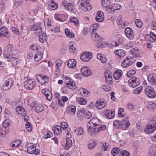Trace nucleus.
I'll use <instances>...</instances> for the list:
<instances>
[{"label":"nucleus","mask_w":156,"mask_h":156,"mask_svg":"<svg viewBox=\"0 0 156 156\" xmlns=\"http://www.w3.org/2000/svg\"><path fill=\"white\" fill-rule=\"evenodd\" d=\"M136 73V71L134 70L129 71L127 72V76L128 77H130L133 76V75L134 74Z\"/></svg>","instance_id":"nucleus-62"},{"label":"nucleus","mask_w":156,"mask_h":156,"mask_svg":"<svg viewBox=\"0 0 156 156\" xmlns=\"http://www.w3.org/2000/svg\"><path fill=\"white\" fill-rule=\"evenodd\" d=\"M75 131L76 132V133L78 135H81L84 133L83 129L82 127H78L77 128Z\"/></svg>","instance_id":"nucleus-55"},{"label":"nucleus","mask_w":156,"mask_h":156,"mask_svg":"<svg viewBox=\"0 0 156 156\" xmlns=\"http://www.w3.org/2000/svg\"><path fill=\"white\" fill-rule=\"evenodd\" d=\"M31 30L34 31V33L36 35H39L40 33H41L42 32L40 23L34 24L31 26Z\"/></svg>","instance_id":"nucleus-8"},{"label":"nucleus","mask_w":156,"mask_h":156,"mask_svg":"<svg viewBox=\"0 0 156 156\" xmlns=\"http://www.w3.org/2000/svg\"><path fill=\"white\" fill-rule=\"evenodd\" d=\"M77 101L81 105H85L87 103L86 100L81 97H79L78 98Z\"/></svg>","instance_id":"nucleus-57"},{"label":"nucleus","mask_w":156,"mask_h":156,"mask_svg":"<svg viewBox=\"0 0 156 156\" xmlns=\"http://www.w3.org/2000/svg\"><path fill=\"white\" fill-rule=\"evenodd\" d=\"M86 113L85 114L84 117L86 119H88L90 118L92 116L91 113L87 110H85Z\"/></svg>","instance_id":"nucleus-60"},{"label":"nucleus","mask_w":156,"mask_h":156,"mask_svg":"<svg viewBox=\"0 0 156 156\" xmlns=\"http://www.w3.org/2000/svg\"><path fill=\"white\" fill-rule=\"evenodd\" d=\"M105 8L106 12L109 14L112 13L114 12L112 5H110L106 7Z\"/></svg>","instance_id":"nucleus-52"},{"label":"nucleus","mask_w":156,"mask_h":156,"mask_svg":"<svg viewBox=\"0 0 156 156\" xmlns=\"http://www.w3.org/2000/svg\"><path fill=\"white\" fill-rule=\"evenodd\" d=\"M114 52L115 54L120 58L124 57L126 55L125 51L122 49L115 50L114 51Z\"/></svg>","instance_id":"nucleus-27"},{"label":"nucleus","mask_w":156,"mask_h":156,"mask_svg":"<svg viewBox=\"0 0 156 156\" xmlns=\"http://www.w3.org/2000/svg\"><path fill=\"white\" fill-rule=\"evenodd\" d=\"M80 1H81V6L80 8L84 12H86L90 11L92 7L90 5L89 0H81Z\"/></svg>","instance_id":"nucleus-2"},{"label":"nucleus","mask_w":156,"mask_h":156,"mask_svg":"<svg viewBox=\"0 0 156 156\" xmlns=\"http://www.w3.org/2000/svg\"><path fill=\"white\" fill-rule=\"evenodd\" d=\"M101 4L103 7H106L110 4V0H101Z\"/></svg>","instance_id":"nucleus-50"},{"label":"nucleus","mask_w":156,"mask_h":156,"mask_svg":"<svg viewBox=\"0 0 156 156\" xmlns=\"http://www.w3.org/2000/svg\"><path fill=\"white\" fill-rule=\"evenodd\" d=\"M76 107L73 105H71L67 108L66 111L68 114L73 116L75 114Z\"/></svg>","instance_id":"nucleus-18"},{"label":"nucleus","mask_w":156,"mask_h":156,"mask_svg":"<svg viewBox=\"0 0 156 156\" xmlns=\"http://www.w3.org/2000/svg\"><path fill=\"white\" fill-rule=\"evenodd\" d=\"M140 80L139 78L136 77L130 78L128 81V85L131 87L134 88L139 85Z\"/></svg>","instance_id":"nucleus-5"},{"label":"nucleus","mask_w":156,"mask_h":156,"mask_svg":"<svg viewBox=\"0 0 156 156\" xmlns=\"http://www.w3.org/2000/svg\"><path fill=\"white\" fill-rule=\"evenodd\" d=\"M104 19L103 12L101 11H98L96 15V20L98 22H102Z\"/></svg>","instance_id":"nucleus-16"},{"label":"nucleus","mask_w":156,"mask_h":156,"mask_svg":"<svg viewBox=\"0 0 156 156\" xmlns=\"http://www.w3.org/2000/svg\"><path fill=\"white\" fill-rule=\"evenodd\" d=\"M144 91L145 94L149 98H154L155 97V92L152 87L147 86L144 90Z\"/></svg>","instance_id":"nucleus-4"},{"label":"nucleus","mask_w":156,"mask_h":156,"mask_svg":"<svg viewBox=\"0 0 156 156\" xmlns=\"http://www.w3.org/2000/svg\"><path fill=\"white\" fill-rule=\"evenodd\" d=\"M122 151V150L117 147H115L111 150V154L114 156H116L119 154H120Z\"/></svg>","instance_id":"nucleus-32"},{"label":"nucleus","mask_w":156,"mask_h":156,"mask_svg":"<svg viewBox=\"0 0 156 156\" xmlns=\"http://www.w3.org/2000/svg\"><path fill=\"white\" fill-rule=\"evenodd\" d=\"M52 130L55 133L59 134L61 132V127L60 126L56 125L55 127H53Z\"/></svg>","instance_id":"nucleus-44"},{"label":"nucleus","mask_w":156,"mask_h":156,"mask_svg":"<svg viewBox=\"0 0 156 156\" xmlns=\"http://www.w3.org/2000/svg\"><path fill=\"white\" fill-rule=\"evenodd\" d=\"M72 144V141L71 140L68 138L66 140V146L65 147V149L66 150H68L71 146Z\"/></svg>","instance_id":"nucleus-53"},{"label":"nucleus","mask_w":156,"mask_h":156,"mask_svg":"<svg viewBox=\"0 0 156 156\" xmlns=\"http://www.w3.org/2000/svg\"><path fill=\"white\" fill-rule=\"evenodd\" d=\"M101 144H102V149L104 151L107 150L109 146L108 144L105 142L101 143Z\"/></svg>","instance_id":"nucleus-54"},{"label":"nucleus","mask_w":156,"mask_h":156,"mask_svg":"<svg viewBox=\"0 0 156 156\" xmlns=\"http://www.w3.org/2000/svg\"><path fill=\"white\" fill-rule=\"evenodd\" d=\"M26 128L28 131L30 132L32 129V126L29 122H27L25 125Z\"/></svg>","instance_id":"nucleus-61"},{"label":"nucleus","mask_w":156,"mask_h":156,"mask_svg":"<svg viewBox=\"0 0 156 156\" xmlns=\"http://www.w3.org/2000/svg\"><path fill=\"white\" fill-rule=\"evenodd\" d=\"M13 83V80L11 78L6 79L3 82L1 88L2 90L6 91L9 89Z\"/></svg>","instance_id":"nucleus-1"},{"label":"nucleus","mask_w":156,"mask_h":156,"mask_svg":"<svg viewBox=\"0 0 156 156\" xmlns=\"http://www.w3.org/2000/svg\"><path fill=\"white\" fill-rule=\"evenodd\" d=\"M85 109H80L77 112V117L82 119L84 117L85 114L86 113Z\"/></svg>","instance_id":"nucleus-31"},{"label":"nucleus","mask_w":156,"mask_h":156,"mask_svg":"<svg viewBox=\"0 0 156 156\" xmlns=\"http://www.w3.org/2000/svg\"><path fill=\"white\" fill-rule=\"evenodd\" d=\"M78 92L80 95H83L84 96H88L90 94V92L83 88H80L78 90Z\"/></svg>","instance_id":"nucleus-22"},{"label":"nucleus","mask_w":156,"mask_h":156,"mask_svg":"<svg viewBox=\"0 0 156 156\" xmlns=\"http://www.w3.org/2000/svg\"><path fill=\"white\" fill-rule=\"evenodd\" d=\"M125 34L126 37L130 40L133 38L134 34L133 32L130 27H127L125 29Z\"/></svg>","instance_id":"nucleus-12"},{"label":"nucleus","mask_w":156,"mask_h":156,"mask_svg":"<svg viewBox=\"0 0 156 156\" xmlns=\"http://www.w3.org/2000/svg\"><path fill=\"white\" fill-rule=\"evenodd\" d=\"M7 34V30L5 27L3 26L0 28V37L3 36L6 37Z\"/></svg>","instance_id":"nucleus-29"},{"label":"nucleus","mask_w":156,"mask_h":156,"mask_svg":"<svg viewBox=\"0 0 156 156\" xmlns=\"http://www.w3.org/2000/svg\"><path fill=\"white\" fill-rule=\"evenodd\" d=\"M105 115L109 119H113L115 116V112L110 110H107L105 112Z\"/></svg>","instance_id":"nucleus-24"},{"label":"nucleus","mask_w":156,"mask_h":156,"mask_svg":"<svg viewBox=\"0 0 156 156\" xmlns=\"http://www.w3.org/2000/svg\"><path fill=\"white\" fill-rule=\"evenodd\" d=\"M21 144V142L19 140H17L10 144V146L11 147H17Z\"/></svg>","instance_id":"nucleus-41"},{"label":"nucleus","mask_w":156,"mask_h":156,"mask_svg":"<svg viewBox=\"0 0 156 156\" xmlns=\"http://www.w3.org/2000/svg\"><path fill=\"white\" fill-rule=\"evenodd\" d=\"M133 58L130 57H127L123 61L121 66L123 68H126L131 66L133 63Z\"/></svg>","instance_id":"nucleus-7"},{"label":"nucleus","mask_w":156,"mask_h":156,"mask_svg":"<svg viewBox=\"0 0 156 156\" xmlns=\"http://www.w3.org/2000/svg\"><path fill=\"white\" fill-rule=\"evenodd\" d=\"M135 24L136 26L139 28H141L142 27L143 23L142 21L139 20L137 19L135 20Z\"/></svg>","instance_id":"nucleus-58"},{"label":"nucleus","mask_w":156,"mask_h":156,"mask_svg":"<svg viewBox=\"0 0 156 156\" xmlns=\"http://www.w3.org/2000/svg\"><path fill=\"white\" fill-rule=\"evenodd\" d=\"M36 35L39 37V41L40 42L44 43L46 42L47 37L46 33L42 32L41 33H40L39 35Z\"/></svg>","instance_id":"nucleus-23"},{"label":"nucleus","mask_w":156,"mask_h":156,"mask_svg":"<svg viewBox=\"0 0 156 156\" xmlns=\"http://www.w3.org/2000/svg\"><path fill=\"white\" fill-rule=\"evenodd\" d=\"M100 123V120L97 118H92L89 122L87 126L90 128L98 126Z\"/></svg>","instance_id":"nucleus-10"},{"label":"nucleus","mask_w":156,"mask_h":156,"mask_svg":"<svg viewBox=\"0 0 156 156\" xmlns=\"http://www.w3.org/2000/svg\"><path fill=\"white\" fill-rule=\"evenodd\" d=\"M96 143L94 141H90L88 142V147L89 149H93L96 146Z\"/></svg>","instance_id":"nucleus-46"},{"label":"nucleus","mask_w":156,"mask_h":156,"mask_svg":"<svg viewBox=\"0 0 156 156\" xmlns=\"http://www.w3.org/2000/svg\"><path fill=\"white\" fill-rule=\"evenodd\" d=\"M149 83L151 85L154 84L155 83V80L153 74H150L147 78Z\"/></svg>","instance_id":"nucleus-36"},{"label":"nucleus","mask_w":156,"mask_h":156,"mask_svg":"<svg viewBox=\"0 0 156 156\" xmlns=\"http://www.w3.org/2000/svg\"><path fill=\"white\" fill-rule=\"evenodd\" d=\"M37 79L39 83L43 84L48 81L49 78L45 75H39L38 77H37Z\"/></svg>","instance_id":"nucleus-13"},{"label":"nucleus","mask_w":156,"mask_h":156,"mask_svg":"<svg viewBox=\"0 0 156 156\" xmlns=\"http://www.w3.org/2000/svg\"><path fill=\"white\" fill-rule=\"evenodd\" d=\"M76 64V62L75 60L71 59L68 61L67 65L69 68H73L75 67Z\"/></svg>","instance_id":"nucleus-30"},{"label":"nucleus","mask_w":156,"mask_h":156,"mask_svg":"<svg viewBox=\"0 0 156 156\" xmlns=\"http://www.w3.org/2000/svg\"><path fill=\"white\" fill-rule=\"evenodd\" d=\"M143 87L142 86H139L134 90L133 93L135 94H139L140 93Z\"/></svg>","instance_id":"nucleus-56"},{"label":"nucleus","mask_w":156,"mask_h":156,"mask_svg":"<svg viewBox=\"0 0 156 156\" xmlns=\"http://www.w3.org/2000/svg\"><path fill=\"white\" fill-rule=\"evenodd\" d=\"M35 147L33 145H30L28 146L27 148V151L28 153L32 154L34 153Z\"/></svg>","instance_id":"nucleus-48"},{"label":"nucleus","mask_w":156,"mask_h":156,"mask_svg":"<svg viewBox=\"0 0 156 156\" xmlns=\"http://www.w3.org/2000/svg\"><path fill=\"white\" fill-rule=\"evenodd\" d=\"M42 93L45 96L47 100L50 101L52 99V95L51 92L47 89H44L42 90Z\"/></svg>","instance_id":"nucleus-17"},{"label":"nucleus","mask_w":156,"mask_h":156,"mask_svg":"<svg viewBox=\"0 0 156 156\" xmlns=\"http://www.w3.org/2000/svg\"><path fill=\"white\" fill-rule=\"evenodd\" d=\"M69 47L71 51L73 53L76 52V44L73 42H70L69 44Z\"/></svg>","instance_id":"nucleus-38"},{"label":"nucleus","mask_w":156,"mask_h":156,"mask_svg":"<svg viewBox=\"0 0 156 156\" xmlns=\"http://www.w3.org/2000/svg\"><path fill=\"white\" fill-rule=\"evenodd\" d=\"M55 19L59 21L63 22L67 18V16L64 14H56L55 15Z\"/></svg>","instance_id":"nucleus-21"},{"label":"nucleus","mask_w":156,"mask_h":156,"mask_svg":"<svg viewBox=\"0 0 156 156\" xmlns=\"http://www.w3.org/2000/svg\"><path fill=\"white\" fill-rule=\"evenodd\" d=\"M68 98L65 96H62L61 99H58V104L61 106L63 107L65 103L68 101Z\"/></svg>","instance_id":"nucleus-26"},{"label":"nucleus","mask_w":156,"mask_h":156,"mask_svg":"<svg viewBox=\"0 0 156 156\" xmlns=\"http://www.w3.org/2000/svg\"><path fill=\"white\" fill-rule=\"evenodd\" d=\"M130 53L132 56L135 57H139V51L137 48H132L130 51Z\"/></svg>","instance_id":"nucleus-25"},{"label":"nucleus","mask_w":156,"mask_h":156,"mask_svg":"<svg viewBox=\"0 0 156 156\" xmlns=\"http://www.w3.org/2000/svg\"><path fill=\"white\" fill-rule=\"evenodd\" d=\"M92 38L96 41H100L102 40V38L97 33H93L91 34Z\"/></svg>","instance_id":"nucleus-35"},{"label":"nucleus","mask_w":156,"mask_h":156,"mask_svg":"<svg viewBox=\"0 0 156 156\" xmlns=\"http://www.w3.org/2000/svg\"><path fill=\"white\" fill-rule=\"evenodd\" d=\"M36 84L35 80L34 79L27 78L26 83L24 84V87L28 90H32Z\"/></svg>","instance_id":"nucleus-6"},{"label":"nucleus","mask_w":156,"mask_h":156,"mask_svg":"<svg viewBox=\"0 0 156 156\" xmlns=\"http://www.w3.org/2000/svg\"><path fill=\"white\" fill-rule=\"evenodd\" d=\"M16 51H14L12 52V53L11 54L10 53H8L6 54V57L7 58H14L17 57V56H16V54L15 52Z\"/></svg>","instance_id":"nucleus-51"},{"label":"nucleus","mask_w":156,"mask_h":156,"mask_svg":"<svg viewBox=\"0 0 156 156\" xmlns=\"http://www.w3.org/2000/svg\"><path fill=\"white\" fill-rule=\"evenodd\" d=\"M43 54L41 52H38L34 57V60L36 62L40 60L42 58Z\"/></svg>","instance_id":"nucleus-37"},{"label":"nucleus","mask_w":156,"mask_h":156,"mask_svg":"<svg viewBox=\"0 0 156 156\" xmlns=\"http://www.w3.org/2000/svg\"><path fill=\"white\" fill-rule=\"evenodd\" d=\"M57 7L58 4L55 3L53 0L51 1V3L48 6V7L49 9L53 10L57 9Z\"/></svg>","instance_id":"nucleus-39"},{"label":"nucleus","mask_w":156,"mask_h":156,"mask_svg":"<svg viewBox=\"0 0 156 156\" xmlns=\"http://www.w3.org/2000/svg\"><path fill=\"white\" fill-rule=\"evenodd\" d=\"M65 34L66 36L69 38H73L74 37V34L71 32L70 30L67 28L65 30Z\"/></svg>","instance_id":"nucleus-42"},{"label":"nucleus","mask_w":156,"mask_h":156,"mask_svg":"<svg viewBox=\"0 0 156 156\" xmlns=\"http://www.w3.org/2000/svg\"><path fill=\"white\" fill-rule=\"evenodd\" d=\"M124 111V109L122 108H119L118 110V115L119 117H123L124 116V115L122 113Z\"/></svg>","instance_id":"nucleus-63"},{"label":"nucleus","mask_w":156,"mask_h":156,"mask_svg":"<svg viewBox=\"0 0 156 156\" xmlns=\"http://www.w3.org/2000/svg\"><path fill=\"white\" fill-rule=\"evenodd\" d=\"M88 131L89 133L91 135H93L94 134H95L98 133L96 128L93 127L90 128L88 127Z\"/></svg>","instance_id":"nucleus-49"},{"label":"nucleus","mask_w":156,"mask_h":156,"mask_svg":"<svg viewBox=\"0 0 156 156\" xmlns=\"http://www.w3.org/2000/svg\"><path fill=\"white\" fill-rule=\"evenodd\" d=\"M106 102L104 100H100L97 101L95 104V106L98 109H101L106 106Z\"/></svg>","instance_id":"nucleus-14"},{"label":"nucleus","mask_w":156,"mask_h":156,"mask_svg":"<svg viewBox=\"0 0 156 156\" xmlns=\"http://www.w3.org/2000/svg\"><path fill=\"white\" fill-rule=\"evenodd\" d=\"M112 5L114 10V11L116 10H118L121 7V6L118 4H114Z\"/></svg>","instance_id":"nucleus-64"},{"label":"nucleus","mask_w":156,"mask_h":156,"mask_svg":"<svg viewBox=\"0 0 156 156\" xmlns=\"http://www.w3.org/2000/svg\"><path fill=\"white\" fill-rule=\"evenodd\" d=\"M113 125L114 127L116 129H120L122 128V127L121 121L118 120L114 121Z\"/></svg>","instance_id":"nucleus-34"},{"label":"nucleus","mask_w":156,"mask_h":156,"mask_svg":"<svg viewBox=\"0 0 156 156\" xmlns=\"http://www.w3.org/2000/svg\"><path fill=\"white\" fill-rule=\"evenodd\" d=\"M44 109L43 105L40 104L37 105L35 108V110L36 112L39 113L42 111Z\"/></svg>","instance_id":"nucleus-47"},{"label":"nucleus","mask_w":156,"mask_h":156,"mask_svg":"<svg viewBox=\"0 0 156 156\" xmlns=\"http://www.w3.org/2000/svg\"><path fill=\"white\" fill-rule=\"evenodd\" d=\"M65 79L68 80V82L66 84V87H67L73 90L76 89L75 83L74 81L68 79L67 77H66Z\"/></svg>","instance_id":"nucleus-15"},{"label":"nucleus","mask_w":156,"mask_h":156,"mask_svg":"<svg viewBox=\"0 0 156 156\" xmlns=\"http://www.w3.org/2000/svg\"><path fill=\"white\" fill-rule=\"evenodd\" d=\"M97 57L100 60L102 63H105L107 61V60L103 55L101 54H98L97 55Z\"/></svg>","instance_id":"nucleus-43"},{"label":"nucleus","mask_w":156,"mask_h":156,"mask_svg":"<svg viewBox=\"0 0 156 156\" xmlns=\"http://www.w3.org/2000/svg\"><path fill=\"white\" fill-rule=\"evenodd\" d=\"M70 22L74 23V25L76 26H77L79 24V21L76 17H71L70 19Z\"/></svg>","instance_id":"nucleus-45"},{"label":"nucleus","mask_w":156,"mask_h":156,"mask_svg":"<svg viewBox=\"0 0 156 156\" xmlns=\"http://www.w3.org/2000/svg\"><path fill=\"white\" fill-rule=\"evenodd\" d=\"M104 75L105 77L106 83L109 85L111 84L112 83V79L111 76L106 72H105Z\"/></svg>","instance_id":"nucleus-28"},{"label":"nucleus","mask_w":156,"mask_h":156,"mask_svg":"<svg viewBox=\"0 0 156 156\" xmlns=\"http://www.w3.org/2000/svg\"><path fill=\"white\" fill-rule=\"evenodd\" d=\"M119 155L120 156H129L130 153L126 150L121 151Z\"/></svg>","instance_id":"nucleus-59"},{"label":"nucleus","mask_w":156,"mask_h":156,"mask_svg":"<svg viewBox=\"0 0 156 156\" xmlns=\"http://www.w3.org/2000/svg\"><path fill=\"white\" fill-rule=\"evenodd\" d=\"M151 124L147 125V128L145 129V133L150 134L153 133L156 129V121L152 120L151 121Z\"/></svg>","instance_id":"nucleus-3"},{"label":"nucleus","mask_w":156,"mask_h":156,"mask_svg":"<svg viewBox=\"0 0 156 156\" xmlns=\"http://www.w3.org/2000/svg\"><path fill=\"white\" fill-rule=\"evenodd\" d=\"M15 110L17 114L20 115H23V116L25 113L24 109L23 107L20 106L16 108L15 109Z\"/></svg>","instance_id":"nucleus-33"},{"label":"nucleus","mask_w":156,"mask_h":156,"mask_svg":"<svg viewBox=\"0 0 156 156\" xmlns=\"http://www.w3.org/2000/svg\"><path fill=\"white\" fill-rule=\"evenodd\" d=\"M62 6L69 11H72L75 8L74 5L67 1L64 0L62 1Z\"/></svg>","instance_id":"nucleus-11"},{"label":"nucleus","mask_w":156,"mask_h":156,"mask_svg":"<svg viewBox=\"0 0 156 156\" xmlns=\"http://www.w3.org/2000/svg\"><path fill=\"white\" fill-rule=\"evenodd\" d=\"M27 102L28 105L31 107H34L36 104V102L34 101V98H32L28 99Z\"/></svg>","instance_id":"nucleus-40"},{"label":"nucleus","mask_w":156,"mask_h":156,"mask_svg":"<svg viewBox=\"0 0 156 156\" xmlns=\"http://www.w3.org/2000/svg\"><path fill=\"white\" fill-rule=\"evenodd\" d=\"M92 57V54L90 52H84L81 54L80 58L84 62H88L90 60Z\"/></svg>","instance_id":"nucleus-9"},{"label":"nucleus","mask_w":156,"mask_h":156,"mask_svg":"<svg viewBox=\"0 0 156 156\" xmlns=\"http://www.w3.org/2000/svg\"><path fill=\"white\" fill-rule=\"evenodd\" d=\"M81 74L84 76H89L91 73V71L88 68L83 67L81 68Z\"/></svg>","instance_id":"nucleus-19"},{"label":"nucleus","mask_w":156,"mask_h":156,"mask_svg":"<svg viewBox=\"0 0 156 156\" xmlns=\"http://www.w3.org/2000/svg\"><path fill=\"white\" fill-rule=\"evenodd\" d=\"M123 72L121 70H116L114 72L113 75L114 78L115 80H119L122 77Z\"/></svg>","instance_id":"nucleus-20"}]
</instances>
